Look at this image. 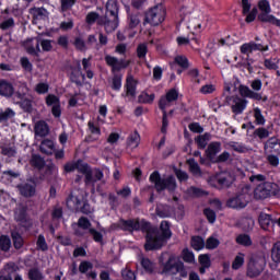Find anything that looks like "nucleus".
<instances>
[{"instance_id": "obj_64", "label": "nucleus", "mask_w": 280, "mask_h": 280, "mask_svg": "<svg viewBox=\"0 0 280 280\" xmlns=\"http://www.w3.org/2000/svg\"><path fill=\"white\" fill-rule=\"evenodd\" d=\"M37 248H38V250H47V248H48L47 241H45L44 235L38 236V238H37Z\"/></svg>"}, {"instance_id": "obj_39", "label": "nucleus", "mask_w": 280, "mask_h": 280, "mask_svg": "<svg viewBox=\"0 0 280 280\" xmlns=\"http://www.w3.org/2000/svg\"><path fill=\"white\" fill-rule=\"evenodd\" d=\"M191 247L194 250H202L205 248V240L200 236H194L191 238Z\"/></svg>"}, {"instance_id": "obj_6", "label": "nucleus", "mask_w": 280, "mask_h": 280, "mask_svg": "<svg viewBox=\"0 0 280 280\" xmlns=\"http://www.w3.org/2000/svg\"><path fill=\"white\" fill-rule=\"evenodd\" d=\"M258 9L261 13L258 15V20L262 23H270L280 27V20L269 14L271 12L270 3L268 0H260L258 2Z\"/></svg>"}, {"instance_id": "obj_3", "label": "nucleus", "mask_w": 280, "mask_h": 280, "mask_svg": "<svg viewBox=\"0 0 280 280\" xmlns=\"http://www.w3.org/2000/svg\"><path fill=\"white\" fill-rule=\"evenodd\" d=\"M280 196V187L276 183L264 182L256 186L254 189V199L257 201H264L271 197Z\"/></svg>"}, {"instance_id": "obj_30", "label": "nucleus", "mask_w": 280, "mask_h": 280, "mask_svg": "<svg viewBox=\"0 0 280 280\" xmlns=\"http://www.w3.org/2000/svg\"><path fill=\"white\" fill-rule=\"evenodd\" d=\"M246 51H269V46H262L261 44L249 42L246 44Z\"/></svg>"}, {"instance_id": "obj_46", "label": "nucleus", "mask_w": 280, "mask_h": 280, "mask_svg": "<svg viewBox=\"0 0 280 280\" xmlns=\"http://www.w3.org/2000/svg\"><path fill=\"white\" fill-rule=\"evenodd\" d=\"M188 198H199V196H205V190L196 187H190L187 190Z\"/></svg>"}, {"instance_id": "obj_8", "label": "nucleus", "mask_w": 280, "mask_h": 280, "mask_svg": "<svg viewBox=\"0 0 280 280\" xmlns=\"http://www.w3.org/2000/svg\"><path fill=\"white\" fill-rule=\"evenodd\" d=\"M233 180H235V177L231 173L224 172L210 177L208 183L211 187H218V185L221 187H230Z\"/></svg>"}, {"instance_id": "obj_38", "label": "nucleus", "mask_w": 280, "mask_h": 280, "mask_svg": "<svg viewBox=\"0 0 280 280\" xmlns=\"http://www.w3.org/2000/svg\"><path fill=\"white\" fill-rule=\"evenodd\" d=\"M11 246H12V241L10 240V236H5V235L0 236L1 250H3L4 253H8Z\"/></svg>"}, {"instance_id": "obj_47", "label": "nucleus", "mask_w": 280, "mask_h": 280, "mask_svg": "<svg viewBox=\"0 0 280 280\" xmlns=\"http://www.w3.org/2000/svg\"><path fill=\"white\" fill-rule=\"evenodd\" d=\"M31 164L33 165V167H37L38 170H40L45 166V160H43V158L38 155H33L31 159Z\"/></svg>"}, {"instance_id": "obj_4", "label": "nucleus", "mask_w": 280, "mask_h": 280, "mask_svg": "<svg viewBox=\"0 0 280 280\" xmlns=\"http://www.w3.org/2000/svg\"><path fill=\"white\" fill-rule=\"evenodd\" d=\"M167 16V10L163 4H156L145 13L144 23H148L152 27H159Z\"/></svg>"}, {"instance_id": "obj_35", "label": "nucleus", "mask_w": 280, "mask_h": 280, "mask_svg": "<svg viewBox=\"0 0 280 280\" xmlns=\"http://www.w3.org/2000/svg\"><path fill=\"white\" fill-rule=\"evenodd\" d=\"M40 152L44 154H54V141L44 140L40 144Z\"/></svg>"}, {"instance_id": "obj_12", "label": "nucleus", "mask_w": 280, "mask_h": 280, "mask_svg": "<svg viewBox=\"0 0 280 280\" xmlns=\"http://www.w3.org/2000/svg\"><path fill=\"white\" fill-rule=\"evenodd\" d=\"M46 105L51 106V114L56 118H60L62 115V107L60 106V98L54 94L46 96Z\"/></svg>"}, {"instance_id": "obj_14", "label": "nucleus", "mask_w": 280, "mask_h": 280, "mask_svg": "<svg viewBox=\"0 0 280 280\" xmlns=\"http://www.w3.org/2000/svg\"><path fill=\"white\" fill-rule=\"evenodd\" d=\"M28 13L33 18L34 25H36L38 21H45L49 19V11L43 7H33L28 10Z\"/></svg>"}, {"instance_id": "obj_57", "label": "nucleus", "mask_w": 280, "mask_h": 280, "mask_svg": "<svg viewBox=\"0 0 280 280\" xmlns=\"http://www.w3.org/2000/svg\"><path fill=\"white\" fill-rule=\"evenodd\" d=\"M220 246V241L215 237H209L206 242V248L209 250H213V248H218Z\"/></svg>"}, {"instance_id": "obj_43", "label": "nucleus", "mask_w": 280, "mask_h": 280, "mask_svg": "<svg viewBox=\"0 0 280 280\" xmlns=\"http://www.w3.org/2000/svg\"><path fill=\"white\" fill-rule=\"evenodd\" d=\"M188 165L191 174H194L195 176H200L201 174L200 166L197 164L196 160L194 159L188 160Z\"/></svg>"}, {"instance_id": "obj_11", "label": "nucleus", "mask_w": 280, "mask_h": 280, "mask_svg": "<svg viewBox=\"0 0 280 280\" xmlns=\"http://www.w3.org/2000/svg\"><path fill=\"white\" fill-rule=\"evenodd\" d=\"M105 62L108 67L112 68V71H121V69H127L130 66V60L126 59H117V57H113L110 55L105 56Z\"/></svg>"}, {"instance_id": "obj_51", "label": "nucleus", "mask_w": 280, "mask_h": 280, "mask_svg": "<svg viewBox=\"0 0 280 280\" xmlns=\"http://www.w3.org/2000/svg\"><path fill=\"white\" fill-rule=\"evenodd\" d=\"M28 279L30 280H43V273L40 272V270H38L36 268H32L28 271Z\"/></svg>"}, {"instance_id": "obj_17", "label": "nucleus", "mask_w": 280, "mask_h": 280, "mask_svg": "<svg viewBox=\"0 0 280 280\" xmlns=\"http://www.w3.org/2000/svg\"><path fill=\"white\" fill-rule=\"evenodd\" d=\"M93 270V262L91 261H81L79 265V271L81 275H86L88 279H97V272Z\"/></svg>"}, {"instance_id": "obj_1", "label": "nucleus", "mask_w": 280, "mask_h": 280, "mask_svg": "<svg viewBox=\"0 0 280 280\" xmlns=\"http://www.w3.org/2000/svg\"><path fill=\"white\" fill-rule=\"evenodd\" d=\"M118 226L122 231H144L147 233L145 250H159L165 244V241L172 237V231L167 221L161 222L160 231L152 228L148 221H139V219L120 220Z\"/></svg>"}, {"instance_id": "obj_55", "label": "nucleus", "mask_w": 280, "mask_h": 280, "mask_svg": "<svg viewBox=\"0 0 280 280\" xmlns=\"http://www.w3.org/2000/svg\"><path fill=\"white\" fill-rule=\"evenodd\" d=\"M73 45L79 51H86V43L82 37H75Z\"/></svg>"}, {"instance_id": "obj_26", "label": "nucleus", "mask_w": 280, "mask_h": 280, "mask_svg": "<svg viewBox=\"0 0 280 280\" xmlns=\"http://www.w3.org/2000/svg\"><path fill=\"white\" fill-rule=\"evenodd\" d=\"M189 27L196 32V34H202L207 23L202 19H191L189 20Z\"/></svg>"}, {"instance_id": "obj_36", "label": "nucleus", "mask_w": 280, "mask_h": 280, "mask_svg": "<svg viewBox=\"0 0 280 280\" xmlns=\"http://www.w3.org/2000/svg\"><path fill=\"white\" fill-rule=\"evenodd\" d=\"M154 94H148V92H142L138 96V102L140 104H152V102H154Z\"/></svg>"}, {"instance_id": "obj_27", "label": "nucleus", "mask_w": 280, "mask_h": 280, "mask_svg": "<svg viewBox=\"0 0 280 280\" xmlns=\"http://www.w3.org/2000/svg\"><path fill=\"white\" fill-rule=\"evenodd\" d=\"M19 190L21 196H24L25 198H32V196L36 194V187L32 184L20 185Z\"/></svg>"}, {"instance_id": "obj_32", "label": "nucleus", "mask_w": 280, "mask_h": 280, "mask_svg": "<svg viewBox=\"0 0 280 280\" xmlns=\"http://www.w3.org/2000/svg\"><path fill=\"white\" fill-rule=\"evenodd\" d=\"M279 59L270 58L264 60V67L269 71H277L279 69Z\"/></svg>"}, {"instance_id": "obj_37", "label": "nucleus", "mask_w": 280, "mask_h": 280, "mask_svg": "<svg viewBox=\"0 0 280 280\" xmlns=\"http://www.w3.org/2000/svg\"><path fill=\"white\" fill-rule=\"evenodd\" d=\"M209 141H211V135L209 133L201 135L196 139L197 145L202 150L207 148V144L209 143Z\"/></svg>"}, {"instance_id": "obj_53", "label": "nucleus", "mask_w": 280, "mask_h": 280, "mask_svg": "<svg viewBox=\"0 0 280 280\" xmlns=\"http://www.w3.org/2000/svg\"><path fill=\"white\" fill-rule=\"evenodd\" d=\"M1 154H3L4 156H16V148L14 147H2L1 148Z\"/></svg>"}, {"instance_id": "obj_49", "label": "nucleus", "mask_w": 280, "mask_h": 280, "mask_svg": "<svg viewBox=\"0 0 280 280\" xmlns=\"http://www.w3.org/2000/svg\"><path fill=\"white\" fill-rule=\"evenodd\" d=\"M12 238H13L14 248H18V249L23 248V237L21 236V234L13 232Z\"/></svg>"}, {"instance_id": "obj_63", "label": "nucleus", "mask_w": 280, "mask_h": 280, "mask_svg": "<svg viewBox=\"0 0 280 280\" xmlns=\"http://www.w3.org/2000/svg\"><path fill=\"white\" fill-rule=\"evenodd\" d=\"M147 54H148V45L140 44L137 48L138 58H145Z\"/></svg>"}, {"instance_id": "obj_2", "label": "nucleus", "mask_w": 280, "mask_h": 280, "mask_svg": "<svg viewBox=\"0 0 280 280\" xmlns=\"http://www.w3.org/2000/svg\"><path fill=\"white\" fill-rule=\"evenodd\" d=\"M79 172V174H83L85 177V185H94L97 180H102L104 178V173L100 170H91L89 164L78 161L70 162L65 165V172Z\"/></svg>"}, {"instance_id": "obj_29", "label": "nucleus", "mask_w": 280, "mask_h": 280, "mask_svg": "<svg viewBox=\"0 0 280 280\" xmlns=\"http://www.w3.org/2000/svg\"><path fill=\"white\" fill-rule=\"evenodd\" d=\"M35 135L38 137H47V135H49V126H47V122L43 120L36 122Z\"/></svg>"}, {"instance_id": "obj_7", "label": "nucleus", "mask_w": 280, "mask_h": 280, "mask_svg": "<svg viewBox=\"0 0 280 280\" xmlns=\"http://www.w3.org/2000/svg\"><path fill=\"white\" fill-rule=\"evenodd\" d=\"M265 265V258H262L261 256H252L247 265V277H258L262 272Z\"/></svg>"}, {"instance_id": "obj_10", "label": "nucleus", "mask_w": 280, "mask_h": 280, "mask_svg": "<svg viewBox=\"0 0 280 280\" xmlns=\"http://www.w3.org/2000/svg\"><path fill=\"white\" fill-rule=\"evenodd\" d=\"M70 80L78 86H82L86 80V75L82 73V68L80 67V61H75L74 66L70 68Z\"/></svg>"}, {"instance_id": "obj_25", "label": "nucleus", "mask_w": 280, "mask_h": 280, "mask_svg": "<svg viewBox=\"0 0 280 280\" xmlns=\"http://www.w3.org/2000/svg\"><path fill=\"white\" fill-rule=\"evenodd\" d=\"M0 95L3 97H12L14 95V86L8 81H0Z\"/></svg>"}, {"instance_id": "obj_33", "label": "nucleus", "mask_w": 280, "mask_h": 280, "mask_svg": "<svg viewBox=\"0 0 280 280\" xmlns=\"http://www.w3.org/2000/svg\"><path fill=\"white\" fill-rule=\"evenodd\" d=\"M272 153L280 154V140L277 138H270L266 144Z\"/></svg>"}, {"instance_id": "obj_34", "label": "nucleus", "mask_w": 280, "mask_h": 280, "mask_svg": "<svg viewBox=\"0 0 280 280\" xmlns=\"http://www.w3.org/2000/svg\"><path fill=\"white\" fill-rule=\"evenodd\" d=\"M271 259L276 264H280V241L273 243L271 248Z\"/></svg>"}, {"instance_id": "obj_18", "label": "nucleus", "mask_w": 280, "mask_h": 280, "mask_svg": "<svg viewBox=\"0 0 280 280\" xmlns=\"http://www.w3.org/2000/svg\"><path fill=\"white\" fill-rule=\"evenodd\" d=\"M139 81L132 77V74H128L126 79V93L129 97H137V85Z\"/></svg>"}, {"instance_id": "obj_45", "label": "nucleus", "mask_w": 280, "mask_h": 280, "mask_svg": "<svg viewBox=\"0 0 280 280\" xmlns=\"http://www.w3.org/2000/svg\"><path fill=\"white\" fill-rule=\"evenodd\" d=\"M141 266L145 270V272H154V262H152L150 259L142 258Z\"/></svg>"}, {"instance_id": "obj_28", "label": "nucleus", "mask_w": 280, "mask_h": 280, "mask_svg": "<svg viewBox=\"0 0 280 280\" xmlns=\"http://www.w3.org/2000/svg\"><path fill=\"white\" fill-rule=\"evenodd\" d=\"M119 12V7L117 5V0H108L106 3V15L105 16H117Z\"/></svg>"}, {"instance_id": "obj_23", "label": "nucleus", "mask_w": 280, "mask_h": 280, "mask_svg": "<svg viewBox=\"0 0 280 280\" xmlns=\"http://www.w3.org/2000/svg\"><path fill=\"white\" fill-rule=\"evenodd\" d=\"M258 222L264 231H269V229L273 226V220L271 214L260 213Z\"/></svg>"}, {"instance_id": "obj_13", "label": "nucleus", "mask_w": 280, "mask_h": 280, "mask_svg": "<svg viewBox=\"0 0 280 280\" xmlns=\"http://www.w3.org/2000/svg\"><path fill=\"white\" fill-rule=\"evenodd\" d=\"M98 25H104L105 32H107V34H110L112 32H115L119 25V18L118 16H114L110 19H108L107 15H105V18H101L97 21Z\"/></svg>"}, {"instance_id": "obj_19", "label": "nucleus", "mask_w": 280, "mask_h": 280, "mask_svg": "<svg viewBox=\"0 0 280 280\" xmlns=\"http://www.w3.org/2000/svg\"><path fill=\"white\" fill-rule=\"evenodd\" d=\"M191 40L195 42V45H200V39H198L197 37H185V36H178L176 38L177 45L179 47H183L185 45H189L191 47V49H195V51H197V54H200V48L195 47L194 44H191Z\"/></svg>"}, {"instance_id": "obj_5", "label": "nucleus", "mask_w": 280, "mask_h": 280, "mask_svg": "<svg viewBox=\"0 0 280 280\" xmlns=\"http://www.w3.org/2000/svg\"><path fill=\"white\" fill-rule=\"evenodd\" d=\"M150 182L154 183L156 191H163V189L174 191V189H176V179L174 176H168L162 179L159 172H154L150 175Z\"/></svg>"}, {"instance_id": "obj_16", "label": "nucleus", "mask_w": 280, "mask_h": 280, "mask_svg": "<svg viewBox=\"0 0 280 280\" xmlns=\"http://www.w3.org/2000/svg\"><path fill=\"white\" fill-rule=\"evenodd\" d=\"M24 49H26L27 54L31 56H36V54H40V38H30L23 43Z\"/></svg>"}, {"instance_id": "obj_21", "label": "nucleus", "mask_w": 280, "mask_h": 280, "mask_svg": "<svg viewBox=\"0 0 280 280\" xmlns=\"http://www.w3.org/2000/svg\"><path fill=\"white\" fill-rule=\"evenodd\" d=\"M221 150L222 144L220 142H211L206 150L207 159L213 163L217 159L215 155L219 154Z\"/></svg>"}, {"instance_id": "obj_58", "label": "nucleus", "mask_w": 280, "mask_h": 280, "mask_svg": "<svg viewBox=\"0 0 280 280\" xmlns=\"http://www.w3.org/2000/svg\"><path fill=\"white\" fill-rule=\"evenodd\" d=\"M254 136L262 140L269 137V131L265 129V127H258V129L254 131Z\"/></svg>"}, {"instance_id": "obj_42", "label": "nucleus", "mask_w": 280, "mask_h": 280, "mask_svg": "<svg viewBox=\"0 0 280 280\" xmlns=\"http://www.w3.org/2000/svg\"><path fill=\"white\" fill-rule=\"evenodd\" d=\"M98 113L101 115V117H97V121L98 124H105L106 121V115H108V107L106 105H101L98 107Z\"/></svg>"}, {"instance_id": "obj_48", "label": "nucleus", "mask_w": 280, "mask_h": 280, "mask_svg": "<svg viewBox=\"0 0 280 280\" xmlns=\"http://www.w3.org/2000/svg\"><path fill=\"white\" fill-rule=\"evenodd\" d=\"M182 257L184 261H187L188 264H194L196 261V257L194 256V253H191L189 249H184L182 252Z\"/></svg>"}, {"instance_id": "obj_24", "label": "nucleus", "mask_w": 280, "mask_h": 280, "mask_svg": "<svg viewBox=\"0 0 280 280\" xmlns=\"http://www.w3.org/2000/svg\"><path fill=\"white\" fill-rule=\"evenodd\" d=\"M245 200H246V195L240 194L228 201V207H231L232 209H244Z\"/></svg>"}, {"instance_id": "obj_52", "label": "nucleus", "mask_w": 280, "mask_h": 280, "mask_svg": "<svg viewBox=\"0 0 280 280\" xmlns=\"http://www.w3.org/2000/svg\"><path fill=\"white\" fill-rule=\"evenodd\" d=\"M14 115V110L7 108L4 112H0V121H8V119H12Z\"/></svg>"}, {"instance_id": "obj_40", "label": "nucleus", "mask_w": 280, "mask_h": 280, "mask_svg": "<svg viewBox=\"0 0 280 280\" xmlns=\"http://www.w3.org/2000/svg\"><path fill=\"white\" fill-rule=\"evenodd\" d=\"M82 67H83V71H85V73H86V78H89V80H93L94 73L91 70V59L83 58Z\"/></svg>"}, {"instance_id": "obj_20", "label": "nucleus", "mask_w": 280, "mask_h": 280, "mask_svg": "<svg viewBox=\"0 0 280 280\" xmlns=\"http://www.w3.org/2000/svg\"><path fill=\"white\" fill-rule=\"evenodd\" d=\"M67 202L69 207H71V202H73L74 209H81L82 213H91V206H89V203H84V201L78 199L75 196H71Z\"/></svg>"}, {"instance_id": "obj_54", "label": "nucleus", "mask_w": 280, "mask_h": 280, "mask_svg": "<svg viewBox=\"0 0 280 280\" xmlns=\"http://www.w3.org/2000/svg\"><path fill=\"white\" fill-rule=\"evenodd\" d=\"M35 92L38 93L39 95H45V93L49 92V84L47 83H37L35 85Z\"/></svg>"}, {"instance_id": "obj_22", "label": "nucleus", "mask_w": 280, "mask_h": 280, "mask_svg": "<svg viewBox=\"0 0 280 280\" xmlns=\"http://www.w3.org/2000/svg\"><path fill=\"white\" fill-rule=\"evenodd\" d=\"M140 143L141 136H139V132L135 131L127 138V150L132 152V150L139 148Z\"/></svg>"}, {"instance_id": "obj_41", "label": "nucleus", "mask_w": 280, "mask_h": 280, "mask_svg": "<svg viewBox=\"0 0 280 280\" xmlns=\"http://www.w3.org/2000/svg\"><path fill=\"white\" fill-rule=\"evenodd\" d=\"M199 93L202 95H211V93H215V84L208 83L200 88Z\"/></svg>"}, {"instance_id": "obj_31", "label": "nucleus", "mask_w": 280, "mask_h": 280, "mask_svg": "<svg viewBox=\"0 0 280 280\" xmlns=\"http://www.w3.org/2000/svg\"><path fill=\"white\" fill-rule=\"evenodd\" d=\"M253 117L255 118V124L257 126H264L266 124V118L261 114V109L259 107H254Z\"/></svg>"}, {"instance_id": "obj_44", "label": "nucleus", "mask_w": 280, "mask_h": 280, "mask_svg": "<svg viewBox=\"0 0 280 280\" xmlns=\"http://www.w3.org/2000/svg\"><path fill=\"white\" fill-rule=\"evenodd\" d=\"M246 98L260 102L261 100V93L255 92L250 90V88L246 86Z\"/></svg>"}, {"instance_id": "obj_56", "label": "nucleus", "mask_w": 280, "mask_h": 280, "mask_svg": "<svg viewBox=\"0 0 280 280\" xmlns=\"http://www.w3.org/2000/svg\"><path fill=\"white\" fill-rule=\"evenodd\" d=\"M242 266H244V255L240 254L235 257V259L232 264V268H233V270H240V268H242Z\"/></svg>"}, {"instance_id": "obj_50", "label": "nucleus", "mask_w": 280, "mask_h": 280, "mask_svg": "<svg viewBox=\"0 0 280 280\" xmlns=\"http://www.w3.org/2000/svg\"><path fill=\"white\" fill-rule=\"evenodd\" d=\"M199 264L203 268H211V257L207 254L199 255Z\"/></svg>"}, {"instance_id": "obj_62", "label": "nucleus", "mask_w": 280, "mask_h": 280, "mask_svg": "<svg viewBox=\"0 0 280 280\" xmlns=\"http://www.w3.org/2000/svg\"><path fill=\"white\" fill-rule=\"evenodd\" d=\"M39 45L43 51H51V49H54V46L51 45V39H42L39 40Z\"/></svg>"}, {"instance_id": "obj_59", "label": "nucleus", "mask_w": 280, "mask_h": 280, "mask_svg": "<svg viewBox=\"0 0 280 280\" xmlns=\"http://www.w3.org/2000/svg\"><path fill=\"white\" fill-rule=\"evenodd\" d=\"M73 20L70 19L68 21L61 22L59 25V30H61L62 32H69V30H73Z\"/></svg>"}, {"instance_id": "obj_60", "label": "nucleus", "mask_w": 280, "mask_h": 280, "mask_svg": "<svg viewBox=\"0 0 280 280\" xmlns=\"http://www.w3.org/2000/svg\"><path fill=\"white\" fill-rule=\"evenodd\" d=\"M175 62L183 69H187V67H189V60H187V57L185 56H177L175 58Z\"/></svg>"}, {"instance_id": "obj_61", "label": "nucleus", "mask_w": 280, "mask_h": 280, "mask_svg": "<svg viewBox=\"0 0 280 280\" xmlns=\"http://www.w3.org/2000/svg\"><path fill=\"white\" fill-rule=\"evenodd\" d=\"M112 89L114 91H119V89H121V75H114L112 80Z\"/></svg>"}, {"instance_id": "obj_15", "label": "nucleus", "mask_w": 280, "mask_h": 280, "mask_svg": "<svg viewBox=\"0 0 280 280\" xmlns=\"http://www.w3.org/2000/svg\"><path fill=\"white\" fill-rule=\"evenodd\" d=\"M178 100V91L172 89L170 90L165 96H162L160 98L159 106L161 110H165V108H168V106H172L173 102H176Z\"/></svg>"}, {"instance_id": "obj_9", "label": "nucleus", "mask_w": 280, "mask_h": 280, "mask_svg": "<svg viewBox=\"0 0 280 280\" xmlns=\"http://www.w3.org/2000/svg\"><path fill=\"white\" fill-rule=\"evenodd\" d=\"M185 270V265L177 256L171 255L167 262L163 267V272L168 275H176L177 272H183Z\"/></svg>"}]
</instances>
